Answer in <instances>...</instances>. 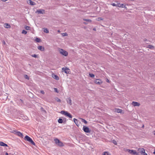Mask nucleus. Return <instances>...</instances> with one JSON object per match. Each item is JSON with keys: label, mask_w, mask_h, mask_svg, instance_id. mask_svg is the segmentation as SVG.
<instances>
[{"label": "nucleus", "mask_w": 155, "mask_h": 155, "mask_svg": "<svg viewBox=\"0 0 155 155\" xmlns=\"http://www.w3.org/2000/svg\"><path fill=\"white\" fill-rule=\"evenodd\" d=\"M41 93L43 94H44L45 93L44 91L43 90L41 91Z\"/></svg>", "instance_id": "nucleus-44"}, {"label": "nucleus", "mask_w": 155, "mask_h": 155, "mask_svg": "<svg viewBox=\"0 0 155 155\" xmlns=\"http://www.w3.org/2000/svg\"><path fill=\"white\" fill-rule=\"evenodd\" d=\"M84 24L86 25V24H87V23L86 22H84Z\"/></svg>", "instance_id": "nucleus-49"}, {"label": "nucleus", "mask_w": 155, "mask_h": 155, "mask_svg": "<svg viewBox=\"0 0 155 155\" xmlns=\"http://www.w3.org/2000/svg\"><path fill=\"white\" fill-rule=\"evenodd\" d=\"M127 151L130 153L132 155L136 154V150L128 149Z\"/></svg>", "instance_id": "nucleus-9"}, {"label": "nucleus", "mask_w": 155, "mask_h": 155, "mask_svg": "<svg viewBox=\"0 0 155 155\" xmlns=\"http://www.w3.org/2000/svg\"><path fill=\"white\" fill-rule=\"evenodd\" d=\"M32 57H34L35 58H37L38 55L36 54H33L31 55Z\"/></svg>", "instance_id": "nucleus-36"}, {"label": "nucleus", "mask_w": 155, "mask_h": 155, "mask_svg": "<svg viewBox=\"0 0 155 155\" xmlns=\"http://www.w3.org/2000/svg\"><path fill=\"white\" fill-rule=\"evenodd\" d=\"M103 20V18H102L101 17H98L97 18V20L98 21H100L101 20Z\"/></svg>", "instance_id": "nucleus-33"}, {"label": "nucleus", "mask_w": 155, "mask_h": 155, "mask_svg": "<svg viewBox=\"0 0 155 155\" xmlns=\"http://www.w3.org/2000/svg\"><path fill=\"white\" fill-rule=\"evenodd\" d=\"M144 125H143L142 127L143 128H144Z\"/></svg>", "instance_id": "nucleus-53"}, {"label": "nucleus", "mask_w": 155, "mask_h": 155, "mask_svg": "<svg viewBox=\"0 0 155 155\" xmlns=\"http://www.w3.org/2000/svg\"><path fill=\"white\" fill-rule=\"evenodd\" d=\"M153 154L155 155V150H154V151L153 153Z\"/></svg>", "instance_id": "nucleus-54"}, {"label": "nucleus", "mask_w": 155, "mask_h": 155, "mask_svg": "<svg viewBox=\"0 0 155 155\" xmlns=\"http://www.w3.org/2000/svg\"><path fill=\"white\" fill-rule=\"evenodd\" d=\"M154 135H155V132L154 133Z\"/></svg>", "instance_id": "nucleus-57"}, {"label": "nucleus", "mask_w": 155, "mask_h": 155, "mask_svg": "<svg viewBox=\"0 0 155 155\" xmlns=\"http://www.w3.org/2000/svg\"><path fill=\"white\" fill-rule=\"evenodd\" d=\"M80 119L81 120V122L84 123L85 124H87V122L84 119L81 118H80Z\"/></svg>", "instance_id": "nucleus-20"}, {"label": "nucleus", "mask_w": 155, "mask_h": 155, "mask_svg": "<svg viewBox=\"0 0 155 155\" xmlns=\"http://www.w3.org/2000/svg\"><path fill=\"white\" fill-rule=\"evenodd\" d=\"M25 29L27 30H29L30 29V27L28 26H26L25 27Z\"/></svg>", "instance_id": "nucleus-27"}, {"label": "nucleus", "mask_w": 155, "mask_h": 155, "mask_svg": "<svg viewBox=\"0 0 155 155\" xmlns=\"http://www.w3.org/2000/svg\"><path fill=\"white\" fill-rule=\"evenodd\" d=\"M58 122L60 124L64 123V120L63 119L59 118L58 120Z\"/></svg>", "instance_id": "nucleus-18"}, {"label": "nucleus", "mask_w": 155, "mask_h": 155, "mask_svg": "<svg viewBox=\"0 0 155 155\" xmlns=\"http://www.w3.org/2000/svg\"><path fill=\"white\" fill-rule=\"evenodd\" d=\"M111 5L114 6L116 7L117 6V4H115L113 2L111 3Z\"/></svg>", "instance_id": "nucleus-35"}, {"label": "nucleus", "mask_w": 155, "mask_h": 155, "mask_svg": "<svg viewBox=\"0 0 155 155\" xmlns=\"http://www.w3.org/2000/svg\"><path fill=\"white\" fill-rule=\"evenodd\" d=\"M73 121L74 123L76 124V125L78 126V127L79 125V124H78V120L76 118H74L73 119Z\"/></svg>", "instance_id": "nucleus-15"}, {"label": "nucleus", "mask_w": 155, "mask_h": 155, "mask_svg": "<svg viewBox=\"0 0 155 155\" xmlns=\"http://www.w3.org/2000/svg\"><path fill=\"white\" fill-rule=\"evenodd\" d=\"M140 105V104L139 103L136 102V106H139Z\"/></svg>", "instance_id": "nucleus-43"}, {"label": "nucleus", "mask_w": 155, "mask_h": 155, "mask_svg": "<svg viewBox=\"0 0 155 155\" xmlns=\"http://www.w3.org/2000/svg\"><path fill=\"white\" fill-rule=\"evenodd\" d=\"M143 40L144 41H148V40L146 38H145Z\"/></svg>", "instance_id": "nucleus-46"}, {"label": "nucleus", "mask_w": 155, "mask_h": 155, "mask_svg": "<svg viewBox=\"0 0 155 155\" xmlns=\"http://www.w3.org/2000/svg\"><path fill=\"white\" fill-rule=\"evenodd\" d=\"M89 75L90 77L92 78H94L95 76V75L94 74L91 73H89Z\"/></svg>", "instance_id": "nucleus-24"}, {"label": "nucleus", "mask_w": 155, "mask_h": 155, "mask_svg": "<svg viewBox=\"0 0 155 155\" xmlns=\"http://www.w3.org/2000/svg\"><path fill=\"white\" fill-rule=\"evenodd\" d=\"M93 30H96V29L95 28H93Z\"/></svg>", "instance_id": "nucleus-56"}, {"label": "nucleus", "mask_w": 155, "mask_h": 155, "mask_svg": "<svg viewBox=\"0 0 155 155\" xmlns=\"http://www.w3.org/2000/svg\"><path fill=\"white\" fill-rule=\"evenodd\" d=\"M0 146L3 147H9L7 144L4 143L3 142H0Z\"/></svg>", "instance_id": "nucleus-14"}, {"label": "nucleus", "mask_w": 155, "mask_h": 155, "mask_svg": "<svg viewBox=\"0 0 155 155\" xmlns=\"http://www.w3.org/2000/svg\"><path fill=\"white\" fill-rule=\"evenodd\" d=\"M35 41L37 42H40L41 41V39L39 38H36L35 39Z\"/></svg>", "instance_id": "nucleus-22"}, {"label": "nucleus", "mask_w": 155, "mask_h": 155, "mask_svg": "<svg viewBox=\"0 0 155 155\" xmlns=\"http://www.w3.org/2000/svg\"><path fill=\"white\" fill-rule=\"evenodd\" d=\"M2 43H3V44L5 45V41H2Z\"/></svg>", "instance_id": "nucleus-47"}, {"label": "nucleus", "mask_w": 155, "mask_h": 155, "mask_svg": "<svg viewBox=\"0 0 155 155\" xmlns=\"http://www.w3.org/2000/svg\"><path fill=\"white\" fill-rule=\"evenodd\" d=\"M6 24L7 26L6 27L7 28H10L11 27L10 25L8 24Z\"/></svg>", "instance_id": "nucleus-37"}, {"label": "nucleus", "mask_w": 155, "mask_h": 155, "mask_svg": "<svg viewBox=\"0 0 155 155\" xmlns=\"http://www.w3.org/2000/svg\"><path fill=\"white\" fill-rule=\"evenodd\" d=\"M59 51L61 54L65 56H67L68 55V53L62 49L59 48Z\"/></svg>", "instance_id": "nucleus-4"}, {"label": "nucleus", "mask_w": 155, "mask_h": 155, "mask_svg": "<svg viewBox=\"0 0 155 155\" xmlns=\"http://www.w3.org/2000/svg\"><path fill=\"white\" fill-rule=\"evenodd\" d=\"M9 155H14L13 154H11V153H10L9 154Z\"/></svg>", "instance_id": "nucleus-55"}, {"label": "nucleus", "mask_w": 155, "mask_h": 155, "mask_svg": "<svg viewBox=\"0 0 155 155\" xmlns=\"http://www.w3.org/2000/svg\"><path fill=\"white\" fill-rule=\"evenodd\" d=\"M55 100L57 102H61V100L60 99L58 98V97H56L55 98Z\"/></svg>", "instance_id": "nucleus-30"}, {"label": "nucleus", "mask_w": 155, "mask_h": 155, "mask_svg": "<svg viewBox=\"0 0 155 155\" xmlns=\"http://www.w3.org/2000/svg\"><path fill=\"white\" fill-rule=\"evenodd\" d=\"M121 4L120 3H117L116 7H120Z\"/></svg>", "instance_id": "nucleus-34"}, {"label": "nucleus", "mask_w": 155, "mask_h": 155, "mask_svg": "<svg viewBox=\"0 0 155 155\" xmlns=\"http://www.w3.org/2000/svg\"><path fill=\"white\" fill-rule=\"evenodd\" d=\"M106 82H108V83L110 82V81H109V80H108V79L107 78V79H106Z\"/></svg>", "instance_id": "nucleus-45"}, {"label": "nucleus", "mask_w": 155, "mask_h": 155, "mask_svg": "<svg viewBox=\"0 0 155 155\" xmlns=\"http://www.w3.org/2000/svg\"><path fill=\"white\" fill-rule=\"evenodd\" d=\"M29 4L31 5H36V3L32 1L31 0H29Z\"/></svg>", "instance_id": "nucleus-17"}, {"label": "nucleus", "mask_w": 155, "mask_h": 155, "mask_svg": "<svg viewBox=\"0 0 155 155\" xmlns=\"http://www.w3.org/2000/svg\"><path fill=\"white\" fill-rule=\"evenodd\" d=\"M12 133H14L15 134L17 135L18 136L23 138L24 136L19 131H18L17 130H13L12 131Z\"/></svg>", "instance_id": "nucleus-5"}, {"label": "nucleus", "mask_w": 155, "mask_h": 155, "mask_svg": "<svg viewBox=\"0 0 155 155\" xmlns=\"http://www.w3.org/2000/svg\"><path fill=\"white\" fill-rule=\"evenodd\" d=\"M142 152V155H148L145 152V150L144 149L143 150Z\"/></svg>", "instance_id": "nucleus-23"}, {"label": "nucleus", "mask_w": 155, "mask_h": 155, "mask_svg": "<svg viewBox=\"0 0 155 155\" xmlns=\"http://www.w3.org/2000/svg\"><path fill=\"white\" fill-rule=\"evenodd\" d=\"M5 155H8V153L6 152L5 153Z\"/></svg>", "instance_id": "nucleus-50"}, {"label": "nucleus", "mask_w": 155, "mask_h": 155, "mask_svg": "<svg viewBox=\"0 0 155 155\" xmlns=\"http://www.w3.org/2000/svg\"><path fill=\"white\" fill-rule=\"evenodd\" d=\"M52 77L56 79V80H58L59 79V77L56 75L55 74H52Z\"/></svg>", "instance_id": "nucleus-13"}, {"label": "nucleus", "mask_w": 155, "mask_h": 155, "mask_svg": "<svg viewBox=\"0 0 155 155\" xmlns=\"http://www.w3.org/2000/svg\"><path fill=\"white\" fill-rule=\"evenodd\" d=\"M63 36H67L68 35L66 33H63L61 34Z\"/></svg>", "instance_id": "nucleus-28"}, {"label": "nucleus", "mask_w": 155, "mask_h": 155, "mask_svg": "<svg viewBox=\"0 0 155 155\" xmlns=\"http://www.w3.org/2000/svg\"><path fill=\"white\" fill-rule=\"evenodd\" d=\"M122 110L120 109H116V111L117 113H121L122 112Z\"/></svg>", "instance_id": "nucleus-19"}, {"label": "nucleus", "mask_w": 155, "mask_h": 155, "mask_svg": "<svg viewBox=\"0 0 155 155\" xmlns=\"http://www.w3.org/2000/svg\"><path fill=\"white\" fill-rule=\"evenodd\" d=\"M35 13H38V14H44L45 13V11L43 9H39L37 10Z\"/></svg>", "instance_id": "nucleus-7"}, {"label": "nucleus", "mask_w": 155, "mask_h": 155, "mask_svg": "<svg viewBox=\"0 0 155 155\" xmlns=\"http://www.w3.org/2000/svg\"><path fill=\"white\" fill-rule=\"evenodd\" d=\"M103 155H109V153L107 152H105L104 153Z\"/></svg>", "instance_id": "nucleus-41"}, {"label": "nucleus", "mask_w": 155, "mask_h": 155, "mask_svg": "<svg viewBox=\"0 0 155 155\" xmlns=\"http://www.w3.org/2000/svg\"><path fill=\"white\" fill-rule=\"evenodd\" d=\"M55 143L58 146L60 147H62L64 146L63 143L57 138L54 139Z\"/></svg>", "instance_id": "nucleus-2"}, {"label": "nucleus", "mask_w": 155, "mask_h": 155, "mask_svg": "<svg viewBox=\"0 0 155 155\" xmlns=\"http://www.w3.org/2000/svg\"><path fill=\"white\" fill-rule=\"evenodd\" d=\"M60 113L62 114H64L65 116L68 117L70 118H72V116L71 114L67 111L62 110L61 111Z\"/></svg>", "instance_id": "nucleus-3"}, {"label": "nucleus", "mask_w": 155, "mask_h": 155, "mask_svg": "<svg viewBox=\"0 0 155 155\" xmlns=\"http://www.w3.org/2000/svg\"><path fill=\"white\" fill-rule=\"evenodd\" d=\"M7 0H2V1H4V2H5L6 1H7Z\"/></svg>", "instance_id": "nucleus-51"}, {"label": "nucleus", "mask_w": 155, "mask_h": 155, "mask_svg": "<svg viewBox=\"0 0 155 155\" xmlns=\"http://www.w3.org/2000/svg\"><path fill=\"white\" fill-rule=\"evenodd\" d=\"M94 82L96 84H101L102 82V81L99 79H97L95 81H94Z\"/></svg>", "instance_id": "nucleus-10"}, {"label": "nucleus", "mask_w": 155, "mask_h": 155, "mask_svg": "<svg viewBox=\"0 0 155 155\" xmlns=\"http://www.w3.org/2000/svg\"><path fill=\"white\" fill-rule=\"evenodd\" d=\"M27 33V31L25 30H23L22 31V33L24 34H26Z\"/></svg>", "instance_id": "nucleus-29"}, {"label": "nucleus", "mask_w": 155, "mask_h": 155, "mask_svg": "<svg viewBox=\"0 0 155 155\" xmlns=\"http://www.w3.org/2000/svg\"><path fill=\"white\" fill-rule=\"evenodd\" d=\"M24 139L25 140L30 142L32 145L34 146L35 145V143L33 141L32 139L28 136L26 135L24 137Z\"/></svg>", "instance_id": "nucleus-1"}, {"label": "nucleus", "mask_w": 155, "mask_h": 155, "mask_svg": "<svg viewBox=\"0 0 155 155\" xmlns=\"http://www.w3.org/2000/svg\"><path fill=\"white\" fill-rule=\"evenodd\" d=\"M24 77L27 80H29V76L26 75V74H25L24 75Z\"/></svg>", "instance_id": "nucleus-26"}, {"label": "nucleus", "mask_w": 155, "mask_h": 155, "mask_svg": "<svg viewBox=\"0 0 155 155\" xmlns=\"http://www.w3.org/2000/svg\"><path fill=\"white\" fill-rule=\"evenodd\" d=\"M62 72H64L67 74H69V72H70V70L68 68H62Z\"/></svg>", "instance_id": "nucleus-8"}, {"label": "nucleus", "mask_w": 155, "mask_h": 155, "mask_svg": "<svg viewBox=\"0 0 155 155\" xmlns=\"http://www.w3.org/2000/svg\"><path fill=\"white\" fill-rule=\"evenodd\" d=\"M132 104L134 107L136 106V101H133Z\"/></svg>", "instance_id": "nucleus-38"}, {"label": "nucleus", "mask_w": 155, "mask_h": 155, "mask_svg": "<svg viewBox=\"0 0 155 155\" xmlns=\"http://www.w3.org/2000/svg\"><path fill=\"white\" fill-rule=\"evenodd\" d=\"M112 142L115 145H117V141L114 140L112 141Z\"/></svg>", "instance_id": "nucleus-31"}, {"label": "nucleus", "mask_w": 155, "mask_h": 155, "mask_svg": "<svg viewBox=\"0 0 155 155\" xmlns=\"http://www.w3.org/2000/svg\"><path fill=\"white\" fill-rule=\"evenodd\" d=\"M148 48H150V49H151L152 48H153V46L152 45H149L148 46Z\"/></svg>", "instance_id": "nucleus-42"}, {"label": "nucleus", "mask_w": 155, "mask_h": 155, "mask_svg": "<svg viewBox=\"0 0 155 155\" xmlns=\"http://www.w3.org/2000/svg\"><path fill=\"white\" fill-rule=\"evenodd\" d=\"M62 118H63V120H64V123L65 124L66 122V118H63V117H62Z\"/></svg>", "instance_id": "nucleus-40"}, {"label": "nucleus", "mask_w": 155, "mask_h": 155, "mask_svg": "<svg viewBox=\"0 0 155 155\" xmlns=\"http://www.w3.org/2000/svg\"><path fill=\"white\" fill-rule=\"evenodd\" d=\"M54 91H55L56 93H58L59 92V91H58L57 88H54Z\"/></svg>", "instance_id": "nucleus-39"}, {"label": "nucleus", "mask_w": 155, "mask_h": 155, "mask_svg": "<svg viewBox=\"0 0 155 155\" xmlns=\"http://www.w3.org/2000/svg\"><path fill=\"white\" fill-rule=\"evenodd\" d=\"M66 100L67 101V103L69 104L70 105H71L72 104L71 100L70 97H68L66 99Z\"/></svg>", "instance_id": "nucleus-12"}, {"label": "nucleus", "mask_w": 155, "mask_h": 155, "mask_svg": "<svg viewBox=\"0 0 155 155\" xmlns=\"http://www.w3.org/2000/svg\"><path fill=\"white\" fill-rule=\"evenodd\" d=\"M121 6H120V7L122 8H126V6L124 5V4H121Z\"/></svg>", "instance_id": "nucleus-32"}, {"label": "nucleus", "mask_w": 155, "mask_h": 155, "mask_svg": "<svg viewBox=\"0 0 155 155\" xmlns=\"http://www.w3.org/2000/svg\"><path fill=\"white\" fill-rule=\"evenodd\" d=\"M83 20L84 21L90 22H91V20L90 19H83Z\"/></svg>", "instance_id": "nucleus-25"}, {"label": "nucleus", "mask_w": 155, "mask_h": 155, "mask_svg": "<svg viewBox=\"0 0 155 155\" xmlns=\"http://www.w3.org/2000/svg\"><path fill=\"white\" fill-rule=\"evenodd\" d=\"M43 29H44V31L46 33H48L49 32V31L48 30L47 28H43Z\"/></svg>", "instance_id": "nucleus-21"}, {"label": "nucleus", "mask_w": 155, "mask_h": 155, "mask_svg": "<svg viewBox=\"0 0 155 155\" xmlns=\"http://www.w3.org/2000/svg\"><path fill=\"white\" fill-rule=\"evenodd\" d=\"M58 32L59 33H60V30H59L58 31Z\"/></svg>", "instance_id": "nucleus-52"}, {"label": "nucleus", "mask_w": 155, "mask_h": 155, "mask_svg": "<svg viewBox=\"0 0 155 155\" xmlns=\"http://www.w3.org/2000/svg\"><path fill=\"white\" fill-rule=\"evenodd\" d=\"M20 100L21 101V102H22V103H23V100H22L21 99H20Z\"/></svg>", "instance_id": "nucleus-48"}, {"label": "nucleus", "mask_w": 155, "mask_h": 155, "mask_svg": "<svg viewBox=\"0 0 155 155\" xmlns=\"http://www.w3.org/2000/svg\"><path fill=\"white\" fill-rule=\"evenodd\" d=\"M38 49L41 51H45V48L44 47L41 46H38Z\"/></svg>", "instance_id": "nucleus-11"}, {"label": "nucleus", "mask_w": 155, "mask_h": 155, "mask_svg": "<svg viewBox=\"0 0 155 155\" xmlns=\"http://www.w3.org/2000/svg\"><path fill=\"white\" fill-rule=\"evenodd\" d=\"M83 130L86 133H90L91 131V130L89 127L85 126H83Z\"/></svg>", "instance_id": "nucleus-6"}, {"label": "nucleus", "mask_w": 155, "mask_h": 155, "mask_svg": "<svg viewBox=\"0 0 155 155\" xmlns=\"http://www.w3.org/2000/svg\"><path fill=\"white\" fill-rule=\"evenodd\" d=\"M143 149H144L143 148H139L138 150V153H137L136 152V155L138 154V153H140L141 154H142L141 151H142L143 150Z\"/></svg>", "instance_id": "nucleus-16"}]
</instances>
